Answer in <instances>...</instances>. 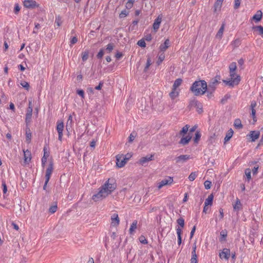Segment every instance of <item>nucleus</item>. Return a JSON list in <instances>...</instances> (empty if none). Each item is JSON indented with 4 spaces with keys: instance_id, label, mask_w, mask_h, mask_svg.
I'll use <instances>...</instances> for the list:
<instances>
[{
    "instance_id": "38",
    "label": "nucleus",
    "mask_w": 263,
    "mask_h": 263,
    "mask_svg": "<svg viewBox=\"0 0 263 263\" xmlns=\"http://www.w3.org/2000/svg\"><path fill=\"white\" fill-rule=\"evenodd\" d=\"M164 58H165L164 54L163 53H160L158 57V60L157 62V64L160 65L162 62V61L164 60Z\"/></svg>"
},
{
    "instance_id": "37",
    "label": "nucleus",
    "mask_w": 263,
    "mask_h": 263,
    "mask_svg": "<svg viewBox=\"0 0 263 263\" xmlns=\"http://www.w3.org/2000/svg\"><path fill=\"white\" fill-rule=\"evenodd\" d=\"M135 0H128L127 2L126 3L125 7L127 9H130L133 6Z\"/></svg>"
},
{
    "instance_id": "14",
    "label": "nucleus",
    "mask_w": 263,
    "mask_h": 263,
    "mask_svg": "<svg viewBox=\"0 0 263 263\" xmlns=\"http://www.w3.org/2000/svg\"><path fill=\"white\" fill-rule=\"evenodd\" d=\"M260 136V132L257 130H253L251 131L249 135H248L251 139V140L252 142L255 141L256 140H257Z\"/></svg>"
},
{
    "instance_id": "59",
    "label": "nucleus",
    "mask_w": 263,
    "mask_h": 263,
    "mask_svg": "<svg viewBox=\"0 0 263 263\" xmlns=\"http://www.w3.org/2000/svg\"><path fill=\"white\" fill-rule=\"evenodd\" d=\"M44 155L42 158V163L43 166H44L45 163L47 161V157L45 156L46 152H45V148L44 149Z\"/></svg>"
},
{
    "instance_id": "16",
    "label": "nucleus",
    "mask_w": 263,
    "mask_h": 263,
    "mask_svg": "<svg viewBox=\"0 0 263 263\" xmlns=\"http://www.w3.org/2000/svg\"><path fill=\"white\" fill-rule=\"evenodd\" d=\"M53 170V164L50 163L46 171L45 180H49Z\"/></svg>"
},
{
    "instance_id": "36",
    "label": "nucleus",
    "mask_w": 263,
    "mask_h": 263,
    "mask_svg": "<svg viewBox=\"0 0 263 263\" xmlns=\"http://www.w3.org/2000/svg\"><path fill=\"white\" fill-rule=\"evenodd\" d=\"M89 51L85 50L82 53V59L83 62L86 61L88 58Z\"/></svg>"
},
{
    "instance_id": "39",
    "label": "nucleus",
    "mask_w": 263,
    "mask_h": 263,
    "mask_svg": "<svg viewBox=\"0 0 263 263\" xmlns=\"http://www.w3.org/2000/svg\"><path fill=\"white\" fill-rule=\"evenodd\" d=\"M197 173L196 172H192L191 173V174L189 175V179L191 181H194L196 178L197 177Z\"/></svg>"
},
{
    "instance_id": "28",
    "label": "nucleus",
    "mask_w": 263,
    "mask_h": 263,
    "mask_svg": "<svg viewBox=\"0 0 263 263\" xmlns=\"http://www.w3.org/2000/svg\"><path fill=\"white\" fill-rule=\"evenodd\" d=\"M137 221L135 220L132 223L130 227L129 230V233L133 234L134 233L136 229H137Z\"/></svg>"
},
{
    "instance_id": "42",
    "label": "nucleus",
    "mask_w": 263,
    "mask_h": 263,
    "mask_svg": "<svg viewBox=\"0 0 263 263\" xmlns=\"http://www.w3.org/2000/svg\"><path fill=\"white\" fill-rule=\"evenodd\" d=\"M177 222L178 225L180 226V228H183L184 226V220L182 218H180L177 219Z\"/></svg>"
},
{
    "instance_id": "60",
    "label": "nucleus",
    "mask_w": 263,
    "mask_h": 263,
    "mask_svg": "<svg viewBox=\"0 0 263 263\" xmlns=\"http://www.w3.org/2000/svg\"><path fill=\"white\" fill-rule=\"evenodd\" d=\"M241 0H235V3H234V8L237 9L240 5Z\"/></svg>"
},
{
    "instance_id": "56",
    "label": "nucleus",
    "mask_w": 263,
    "mask_h": 263,
    "mask_svg": "<svg viewBox=\"0 0 263 263\" xmlns=\"http://www.w3.org/2000/svg\"><path fill=\"white\" fill-rule=\"evenodd\" d=\"M57 210V205H53L51 206L49 209V211L50 213L53 214L56 212Z\"/></svg>"
},
{
    "instance_id": "8",
    "label": "nucleus",
    "mask_w": 263,
    "mask_h": 263,
    "mask_svg": "<svg viewBox=\"0 0 263 263\" xmlns=\"http://www.w3.org/2000/svg\"><path fill=\"white\" fill-rule=\"evenodd\" d=\"M257 103L255 101H252L250 105V109L251 110V116L253 118L254 122L257 121L256 117V109Z\"/></svg>"
},
{
    "instance_id": "2",
    "label": "nucleus",
    "mask_w": 263,
    "mask_h": 263,
    "mask_svg": "<svg viewBox=\"0 0 263 263\" xmlns=\"http://www.w3.org/2000/svg\"><path fill=\"white\" fill-rule=\"evenodd\" d=\"M229 68L230 78L227 80H223V82L229 86L234 87L239 84L240 77L236 73L237 65L235 62L231 63Z\"/></svg>"
},
{
    "instance_id": "24",
    "label": "nucleus",
    "mask_w": 263,
    "mask_h": 263,
    "mask_svg": "<svg viewBox=\"0 0 263 263\" xmlns=\"http://www.w3.org/2000/svg\"><path fill=\"white\" fill-rule=\"evenodd\" d=\"M192 138V136L190 135H188L185 137H183L181 139L180 141V143L185 145L189 143V142L190 141V140Z\"/></svg>"
},
{
    "instance_id": "33",
    "label": "nucleus",
    "mask_w": 263,
    "mask_h": 263,
    "mask_svg": "<svg viewBox=\"0 0 263 263\" xmlns=\"http://www.w3.org/2000/svg\"><path fill=\"white\" fill-rule=\"evenodd\" d=\"M234 125L236 128L238 129H240L242 127V125L241 124V120L239 119H236V120H235Z\"/></svg>"
},
{
    "instance_id": "11",
    "label": "nucleus",
    "mask_w": 263,
    "mask_h": 263,
    "mask_svg": "<svg viewBox=\"0 0 263 263\" xmlns=\"http://www.w3.org/2000/svg\"><path fill=\"white\" fill-rule=\"evenodd\" d=\"M120 219L117 213H114L111 216V225L113 227H117L119 224Z\"/></svg>"
},
{
    "instance_id": "49",
    "label": "nucleus",
    "mask_w": 263,
    "mask_h": 263,
    "mask_svg": "<svg viewBox=\"0 0 263 263\" xmlns=\"http://www.w3.org/2000/svg\"><path fill=\"white\" fill-rule=\"evenodd\" d=\"M138 45L141 47H145L146 46V43L144 40L142 39L139 41H138L137 43Z\"/></svg>"
},
{
    "instance_id": "53",
    "label": "nucleus",
    "mask_w": 263,
    "mask_h": 263,
    "mask_svg": "<svg viewBox=\"0 0 263 263\" xmlns=\"http://www.w3.org/2000/svg\"><path fill=\"white\" fill-rule=\"evenodd\" d=\"M204 187L206 189H210L211 186V182L208 180H206L204 183Z\"/></svg>"
},
{
    "instance_id": "9",
    "label": "nucleus",
    "mask_w": 263,
    "mask_h": 263,
    "mask_svg": "<svg viewBox=\"0 0 263 263\" xmlns=\"http://www.w3.org/2000/svg\"><path fill=\"white\" fill-rule=\"evenodd\" d=\"M64 123L63 122L58 121L57 123V130L58 133V139L62 141L63 137V131L64 129Z\"/></svg>"
},
{
    "instance_id": "18",
    "label": "nucleus",
    "mask_w": 263,
    "mask_h": 263,
    "mask_svg": "<svg viewBox=\"0 0 263 263\" xmlns=\"http://www.w3.org/2000/svg\"><path fill=\"white\" fill-rule=\"evenodd\" d=\"M262 13L261 10H258L256 13L253 16L252 20L254 21L256 23L259 22L262 18Z\"/></svg>"
},
{
    "instance_id": "10",
    "label": "nucleus",
    "mask_w": 263,
    "mask_h": 263,
    "mask_svg": "<svg viewBox=\"0 0 263 263\" xmlns=\"http://www.w3.org/2000/svg\"><path fill=\"white\" fill-rule=\"evenodd\" d=\"M231 255V251L229 249L224 248L220 253H219V257L221 259H226L228 260Z\"/></svg>"
},
{
    "instance_id": "61",
    "label": "nucleus",
    "mask_w": 263,
    "mask_h": 263,
    "mask_svg": "<svg viewBox=\"0 0 263 263\" xmlns=\"http://www.w3.org/2000/svg\"><path fill=\"white\" fill-rule=\"evenodd\" d=\"M78 42V39L76 36L73 37L70 41V46H72Z\"/></svg>"
},
{
    "instance_id": "44",
    "label": "nucleus",
    "mask_w": 263,
    "mask_h": 263,
    "mask_svg": "<svg viewBox=\"0 0 263 263\" xmlns=\"http://www.w3.org/2000/svg\"><path fill=\"white\" fill-rule=\"evenodd\" d=\"M219 215L218 216V218L216 219V221H217L218 219H219V220H221L223 219L224 217V213H223V210L222 209L220 208L219 210Z\"/></svg>"
},
{
    "instance_id": "47",
    "label": "nucleus",
    "mask_w": 263,
    "mask_h": 263,
    "mask_svg": "<svg viewBox=\"0 0 263 263\" xmlns=\"http://www.w3.org/2000/svg\"><path fill=\"white\" fill-rule=\"evenodd\" d=\"M55 24H56L57 26L58 27H59L61 25L62 20H61V17L59 16L55 17Z\"/></svg>"
},
{
    "instance_id": "62",
    "label": "nucleus",
    "mask_w": 263,
    "mask_h": 263,
    "mask_svg": "<svg viewBox=\"0 0 263 263\" xmlns=\"http://www.w3.org/2000/svg\"><path fill=\"white\" fill-rule=\"evenodd\" d=\"M2 187H3V192L4 194H6L7 192V185L5 182H3L2 183Z\"/></svg>"
},
{
    "instance_id": "13",
    "label": "nucleus",
    "mask_w": 263,
    "mask_h": 263,
    "mask_svg": "<svg viewBox=\"0 0 263 263\" xmlns=\"http://www.w3.org/2000/svg\"><path fill=\"white\" fill-rule=\"evenodd\" d=\"M154 155H147L145 157H142L140 160L139 163L140 164L144 165L148 162L153 160Z\"/></svg>"
},
{
    "instance_id": "51",
    "label": "nucleus",
    "mask_w": 263,
    "mask_h": 263,
    "mask_svg": "<svg viewBox=\"0 0 263 263\" xmlns=\"http://www.w3.org/2000/svg\"><path fill=\"white\" fill-rule=\"evenodd\" d=\"M128 14V12L125 10H124L121 11V12L120 13V14L119 15V16L120 18H123V17L126 16Z\"/></svg>"
},
{
    "instance_id": "40",
    "label": "nucleus",
    "mask_w": 263,
    "mask_h": 263,
    "mask_svg": "<svg viewBox=\"0 0 263 263\" xmlns=\"http://www.w3.org/2000/svg\"><path fill=\"white\" fill-rule=\"evenodd\" d=\"M32 113L27 112L26 115V122L28 124L30 122L31 120Z\"/></svg>"
},
{
    "instance_id": "12",
    "label": "nucleus",
    "mask_w": 263,
    "mask_h": 263,
    "mask_svg": "<svg viewBox=\"0 0 263 263\" xmlns=\"http://www.w3.org/2000/svg\"><path fill=\"white\" fill-rule=\"evenodd\" d=\"M190 105L192 106L196 107L197 111L199 113H201L202 111V105L201 103L196 100H193L191 101Z\"/></svg>"
},
{
    "instance_id": "52",
    "label": "nucleus",
    "mask_w": 263,
    "mask_h": 263,
    "mask_svg": "<svg viewBox=\"0 0 263 263\" xmlns=\"http://www.w3.org/2000/svg\"><path fill=\"white\" fill-rule=\"evenodd\" d=\"M40 28V25L39 23L35 24V27L33 29V33H37L39 29Z\"/></svg>"
},
{
    "instance_id": "30",
    "label": "nucleus",
    "mask_w": 263,
    "mask_h": 263,
    "mask_svg": "<svg viewBox=\"0 0 263 263\" xmlns=\"http://www.w3.org/2000/svg\"><path fill=\"white\" fill-rule=\"evenodd\" d=\"M222 3L216 1L214 6V11L215 12L220 10Z\"/></svg>"
},
{
    "instance_id": "25",
    "label": "nucleus",
    "mask_w": 263,
    "mask_h": 263,
    "mask_svg": "<svg viewBox=\"0 0 263 263\" xmlns=\"http://www.w3.org/2000/svg\"><path fill=\"white\" fill-rule=\"evenodd\" d=\"M32 135L31 131L29 128L26 129V140L28 143H30L31 140Z\"/></svg>"
},
{
    "instance_id": "32",
    "label": "nucleus",
    "mask_w": 263,
    "mask_h": 263,
    "mask_svg": "<svg viewBox=\"0 0 263 263\" xmlns=\"http://www.w3.org/2000/svg\"><path fill=\"white\" fill-rule=\"evenodd\" d=\"M182 80L181 79H176L173 85V88L176 89L182 83Z\"/></svg>"
},
{
    "instance_id": "21",
    "label": "nucleus",
    "mask_w": 263,
    "mask_h": 263,
    "mask_svg": "<svg viewBox=\"0 0 263 263\" xmlns=\"http://www.w3.org/2000/svg\"><path fill=\"white\" fill-rule=\"evenodd\" d=\"M213 198L214 196L213 194L209 195L204 201V205H205V206H208L209 205L211 206L213 204Z\"/></svg>"
},
{
    "instance_id": "45",
    "label": "nucleus",
    "mask_w": 263,
    "mask_h": 263,
    "mask_svg": "<svg viewBox=\"0 0 263 263\" xmlns=\"http://www.w3.org/2000/svg\"><path fill=\"white\" fill-rule=\"evenodd\" d=\"M201 137V134L199 132H197L195 134V137L194 138V142L195 143H197Z\"/></svg>"
},
{
    "instance_id": "4",
    "label": "nucleus",
    "mask_w": 263,
    "mask_h": 263,
    "mask_svg": "<svg viewBox=\"0 0 263 263\" xmlns=\"http://www.w3.org/2000/svg\"><path fill=\"white\" fill-rule=\"evenodd\" d=\"M131 156L127 154L125 156L122 154H119L116 156V165L117 167L121 168L125 165L127 160L129 159Z\"/></svg>"
},
{
    "instance_id": "22",
    "label": "nucleus",
    "mask_w": 263,
    "mask_h": 263,
    "mask_svg": "<svg viewBox=\"0 0 263 263\" xmlns=\"http://www.w3.org/2000/svg\"><path fill=\"white\" fill-rule=\"evenodd\" d=\"M215 85L212 84H210L208 87L207 86V90L206 92H207V96L209 98L211 97L213 92L215 90Z\"/></svg>"
},
{
    "instance_id": "58",
    "label": "nucleus",
    "mask_w": 263,
    "mask_h": 263,
    "mask_svg": "<svg viewBox=\"0 0 263 263\" xmlns=\"http://www.w3.org/2000/svg\"><path fill=\"white\" fill-rule=\"evenodd\" d=\"M104 54V53L103 49H102L99 51L98 54L97 55V57L98 59H101L103 57Z\"/></svg>"
},
{
    "instance_id": "50",
    "label": "nucleus",
    "mask_w": 263,
    "mask_h": 263,
    "mask_svg": "<svg viewBox=\"0 0 263 263\" xmlns=\"http://www.w3.org/2000/svg\"><path fill=\"white\" fill-rule=\"evenodd\" d=\"M152 64L151 60L149 58L147 60L146 64L144 68V71H146L149 67Z\"/></svg>"
},
{
    "instance_id": "48",
    "label": "nucleus",
    "mask_w": 263,
    "mask_h": 263,
    "mask_svg": "<svg viewBox=\"0 0 263 263\" xmlns=\"http://www.w3.org/2000/svg\"><path fill=\"white\" fill-rule=\"evenodd\" d=\"M114 45L112 43L108 44L106 47V50L108 52H110L114 49Z\"/></svg>"
},
{
    "instance_id": "55",
    "label": "nucleus",
    "mask_w": 263,
    "mask_h": 263,
    "mask_svg": "<svg viewBox=\"0 0 263 263\" xmlns=\"http://www.w3.org/2000/svg\"><path fill=\"white\" fill-rule=\"evenodd\" d=\"M189 126L187 125L184 126L180 132L181 134H185L189 130Z\"/></svg>"
},
{
    "instance_id": "54",
    "label": "nucleus",
    "mask_w": 263,
    "mask_h": 263,
    "mask_svg": "<svg viewBox=\"0 0 263 263\" xmlns=\"http://www.w3.org/2000/svg\"><path fill=\"white\" fill-rule=\"evenodd\" d=\"M245 174L246 175V177L248 180V181H249L250 179H251V171L249 170V169H247L246 171H245Z\"/></svg>"
},
{
    "instance_id": "17",
    "label": "nucleus",
    "mask_w": 263,
    "mask_h": 263,
    "mask_svg": "<svg viewBox=\"0 0 263 263\" xmlns=\"http://www.w3.org/2000/svg\"><path fill=\"white\" fill-rule=\"evenodd\" d=\"M162 21V17L161 16H158L157 18L155 20L154 23L153 24V27L154 31L155 32L157 31L158 29L159 28L160 25Z\"/></svg>"
},
{
    "instance_id": "29",
    "label": "nucleus",
    "mask_w": 263,
    "mask_h": 263,
    "mask_svg": "<svg viewBox=\"0 0 263 263\" xmlns=\"http://www.w3.org/2000/svg\"><path fill=\"white\" fill-rule=\"evenodd\" d=\"M176 232L177 234V237H178V244L180 245L181 243V233H182V230L179 227L177 228L176 229Z\"/></svg>"
},
{
    "instance_id": "35",
    "label": "nucleus",
    "mask_w": 263,
    "mask_h": 263,
    "mask_svg": "<svg viewBox=\"0 0 263 263\" xmlns=\"http://www.w3.org/2000/svg\"><path fill=\"white\" fill-rule=\"evenodd\" d=\"M233 208L236 211H239L241 208V202L239 199H237L235 204L233 205Z\"/></svg>"
},
{
    "instance_id": "19",
    "label": "nucleus",
    "mask_w": 263,
    "mask_h": 263,
    "mask_svg": "<svg viewBox=\"0 0 263 263\" xmlns=\"http://www.w3.org/2000/svg\"><path fill=\"white\" fill-rule=\"evenodd\" d=\"M190 158V157L189 155H180L176 158V160L177 163H183L188 160Z\"/></svg>"
},
{
    "instance_id": "20",
    "label": "nucleus",
    "mask_w": 263,
    "mask_h": 263,
    "mask_svg": "<svg viewBox=\"0 0 263 263\" xmlns=\"http://www.w3.org/2000/svg\"><path fill=\"white\" fill-rule=\"evenodd\" d=\"M170 41L168 39H166L164 43L162 44H161L160 47L159 49L160 51L164 52L170 46Z\"/></svg>"
},
{
    "instance_id": "63",
    "label": "nucleus",
    "mask_w": 263,
    "mask_h": 263,
    "mask_svg": "<svg viewBox=\"0 0 263 263\" xmlns=\"http://www.w3.org/2000/svg\"><path fill=\"white\" fill-rule=\"evenodd\" d=\"M144 39L147 41H150L152 39V35L151 34H148L145 36Z\"/></svg>"
},
{
    "instance_id": "41",
    "label": "nucleus",
    "mask_w": 263,
    "mask_h": 263,
    "mask_svg": "<svg viewBox=\"0 0 263 263\" xmlns=\"http://www.w3.org/2000/svg\"><path fill=\"white\" fill-rule=\"evenodd\" d=\"M136 135L137 134L135 132L132 133L128 137V142H132L134 140Z\"/></svg>"
},
{
    "instance_id": "5",
    "label": "nucleus",
    "mask_w": 263,
    "mask_h": 263,
    "mask_svg": "<svg viewBox=\"0 0 263 263\" xmlns=\"http://www.w3.org/2000/svg\"><path fill=\"white\" fill-rule=\"evenodd\" d=\"M173 182V178L170 176H166L161 181L157 183L158 189L159 190L164 186L171 185Z\"/></svg>"
},
{
    "instance_id": "34",
    "label": "nucleus",
    "mask_w": 263,
    "mask_h": 263,
    "mask_svg": "<svg viewBox=\"0 0 263 263\" xmlns=\"http://www.w3.org/2000/svg\"><path fill=\"white\" fill-rule=\"evenodd\" d=\"M20 85L22 86V87L24 88L26 90H29L30 88V85L29 83L27 82H26L25 81H22L20 82Z\"/></svg>"
},
{
    "instance_id": "1",
    "label": "nucleus",
    "mask_w": 263,
    "mask_h": 263,
    "mask_svg": "<svg viewBox=\"0 0 263 263\" xmlns=\"http://www.w3.org/2000/svg\"><path fill=\"white\" fill-rule=\"evenodd\" d=\"M116 187L117 184L115 179L109 178L99 188L98 192L93 195L91 198L95 202L102 201L110 195Z\"/></svg>"
},
{
    "instance_id": "23",
    "label": "nucleus",
    "mask_w": 263,
    "mask_h": 263,
    "mask_svg": "<svg viewBox=\"0 0 263 263\" xmlns=\"http://www.w3.org/2000/svg\"><path fill=\"white\" fill-rule=\"evenodd\" d=\"M224 26L225 24L223 23L216 35V38L219 39H221L222 38L224 29Z\"/></svg>"
},
{
    "instance_id": "7",
    "label": "nucleus",
    "mask_w": 263,
    "mask_h": 263,
    "mask_svg": "<svg viewBox=\"0 0 263 263\" xmlns=\"http://www.w3.org/2000/svg\"><path fill=\"white\" fill-rule=\"evenodd\" d=\"M76 116L74 112H73L72 115H70L68 117L67 121L66 122V128L68 133H69L72 129L73 125V117Z\"/></svg>"
},
{
    "instance_id": "3",
    "label": "nucleus",
    "mask_w": 263,
    "mask_h": 263,
    "mask_svg": "<svg viewBox=\"0 0 263 263\" xmlns=\"http://www.w3.org/2000/svg\"><path fill=\"white\" fill-rule=\"evenodd\" d=\"M190 90L195 96L203 95L207 90V83L204 80L196 81L191 86Z\"/></svg>"
},
{
    "instance_id": "43",
    "label": "nucleus",
    "mask_w": 263,
    "mask_h": 263,
    "mask_svg": "<svg viewBox=\"0 0 263 263\" xmlns=\"http://www.w3.org/2000/svg\"><path fill=\"white\" fill-rule=\"evenodd\" d=\"M190 261L191 263H197V256L196 254H192V257Z\"/></svg>"
},
{
    "instance_id": "31",
    "label": "nucleus",
    "mask_w": 263,
    "mask_h": 263,
    "mask_svg": "<svg viewBox=\"0 0 263 263\" xmlns=\"http://www.w3.org/2000/svg\"><path fill=\"white\" fill-rule=\"evenodd\" d=\"M253 29L256 30L258 34L263 37V27L261 25L256 26L253 27Z\"/></svg>"
},
{
    "instance_id": "15",
    "label": "nucleus",
    "mask_w": 263,
    "mask_h": 263,
    "mask_svg": "<svg viewBox=\"0 0 263 263\" xmlns=\"http://www.w3.org/2000/svg\"><path fill=\"white\" fill-rule=\"evenodd\" d=\"M24 152V160L25 164H28L31 159V154L29 150H23Z\"/></svg>"
},
{
    "instance_id": "27",
    "label": "nucleus",
    "mask_w": 263,
    "mask_h": 263,
    "mask_svg": "<svg viewBox=\"0 0 263 263\" xmlns=\"http://www.w3.org/2000/svg\"><path fill=\"white\" fill-rule=\"evenodd\" d=\"M233 133V130L231 128L228 131L226 136L224 138V143H226L227 142L230 140V139L232 138Z\"/></svg>"
},
{
    "instance_id": "6",
    "label": "nucleus",
    "mask_w": 263,
    "mask_h": 263,
    "mask_svg": "<svg viewBox=\"0 0 263 263\" xmlns=\"http://www.w3.org/2000/svg\"><path fill=\"white\" fill-rule=\"evenodd\" d=\"M23 5L25 8L29 9H33L39 7V4L34 0H24Z\"/></svg>"
},
{
    "instance_id": "26",
    "label": "nucleus",
    "mask_w": 263,
    "mask_h": 263,
    "mask_svg": "<svg viewBox=\"0 0 263 263\" xmlns=\"http://www.w3.org/2000/svg\"><path fill=\"white\" fill-rule=\"evenodd\" d=\"M170 97H171L172 100H174L179 95V91L177 89H174V88H172V91L169 94Z\"/></svg>"
},
{
    "instance_id": "64",
    "label": "nucleus",
    "mask_w": 263,
    "mask_h": 263,
    "mask_svg": "<svg viewBox=\"0 0 263 263\" xmlns=\"http://www.w3.org/2000/svg\"><path fill=\"white\" fill-rule=\"evenodd\" d=\"M20 10V8L18 4H15L14 7V13H17Z\"/></svg>"
},
{
    "instance_id": "46",
    "label": "nucleus",
    "mask_w": 263,
    "mask_h": 263,
    "mask_svg": "<svg viewBox=\"0 0 263 263\" xmlns=\"http://www.w3.org/2000/svg\"><path fill=\"white\" fill-rule=\"evenodd\" d=\"M139 239L140 242L142 244L145 245V244H147L148 243L147 239L144 236L141 235V236H140Z\"/></svg>"
},
{
    "instance_id": "57",
    "label": "nucleus",
    "mask_w": 263,
    "mask_h": 263,
    "mask_svg": "<svg viewBox=\"0 0 263 263\" xmlns=\"http://www.w3.org/2000/svg\"><path fill=\"white\" fill-rule=\"evenodd\" d=\"M77 93L81 96L82 99L84 98V91L82 89L77 90Z\"/></svg>"
}]
</instances>
